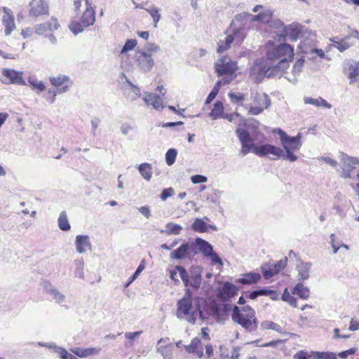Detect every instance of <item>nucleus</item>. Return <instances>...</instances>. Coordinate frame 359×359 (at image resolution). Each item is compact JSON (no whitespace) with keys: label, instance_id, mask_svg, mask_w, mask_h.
Masks as SVG:
<instances>
[{"label":"nucleus","instance_id":"nucleus-1","mask_svg":"<svg viewBox=\"0 0 359 359\" xmlns=\"http://www.w3.org/2000/svg\"><path fill=\"white\" fill-rule=\"evenodd\" d=\"M205 301L203 298L192 297L189 289H187L184 297L177 302L176 316L180 319L194 324L198 318L203 320L208 318V313L202 309Z\"/></svg>","mask_w":359,"mask_h":359},{"label":"nucleus","instance_id":"nucleus-2","mask_svg":"<svg viewBox=\"0 0 359 359\" xmlns=\"http://www.w3.org/2000/svg\"><path fill=\"white\" fill-rule=\"evenodd\" d=\"M231 318L235 323L241 325L247 332H254L257 329L258 320L255 316V311L249 306L241 308L234 306Z\"/></svg>","mask_w":359,"mask_h":359},{"label":"nucleus","instance_id":"nucleus-3","mask_svg":"<svg viewBox=\"0 0 359 359\" xmlns=\"http://www.w3.org/2000/svg\"><path fill=\"white\" fill-rule=\"evenodd\" d=\"M273 133H277L280 136L281 144L285 151L283 158L290 162L296 161L297 156L292 151L299 150L301 148L302 145L301 135L298 134L297 136L290 137L280 128L274 129Z\"/></svg>","mask_w":359,"mask_h":359},{"label":"nucleus","instance_id":"nucleus-4","mask_svg":"<svg viewBox=\"0 0 359 359\" xmlns=\"http://www.w3.org/2000/svg\"><path fill=\"white\" fill-rule=\"evenodd\" d=\"M293 57L294 48L287 43L272 46L266 52V59L269 62L282 59H293Z\"/></svg>","mask_w":359,"mask_h":359},{"label":"nucleus","instance_id":"nucleus-5","mask_svg":"<svg viewBox=\"0 0 359 359\" xmlns=\"http://www.w3.org/2000/svg\"><path fill=\"white\" fill-rule=\"evenodd\" d=\"M252 104L249 107L248 114L252 115L260 114L265 109L271 105L269 96L264 93L251 92Z\"/></svg>","mask_w":359,"mask_h":359},{"label":"nucleus","instance_id":"nucleus-6","mask_svg":"<svg viewBox=\"0 0 359 359\" xmlns=\"http://www.w3.org/2000/svg\"><path fill=\"white\" fill-rule=\"evenodd\" d=\"M194 245V250H196V255L201 252L205 257H209L212 264H218L223 266V262L218 255L214 252L212 246L206 241L196 238L193 241Z\"/></svg>","mask_w":359,"mask_h":359},{"label":"nucleus","instance_id":"nucleus-7","mask_svg":"<svg viewBox=\"0 0 359 359\" xmlns=\"http://www.w3.org/2000/svg\"><path fill=\"white\" fill-rule=\"evenodd\" d=\"M235 133L241 144L239 155L243 157L250 152L253 153L257 145L253 143V139L249 132L243 128H238Z\"/></svg>","mask_w":359,"mask_h":359},{"label":"nucleus","instance_id":"nucleus-8","mask_svg":"<svg viewBox=\"0 0 359 359\" xmlns=\"http://www.w3.org/2000/svg\"><path fill=\"white\" fill-rule=\"evenodd\" d=\"M215 69L218 76L232 75L237 70L238 65L236 61L225 55L216 61Z\"/></svg>","mask_w":359,"mask_h":359},{"label":"nucleus","instance_id":"nucleus-9","mask_svg":"<svg viewBox=\"0 0 359 359\" xmlns=\"http://www.w3.org/2000/svg\"><path fill=\"white\" fill-rule=\"evenodd\" d=\"M195 256L196 250L193 241L184 242L170 254V257L172 259H192Z\"/></svg>","mask_w":359,"mask_h":359},{"label":"nucleus","instance_id":"nucleus-10","mask_svg":"<svg viewBox=\"0 0 359 359\" xmlns=\"http://www.w3.org/2000/svg\"><path fill=\"white\" fill-rule=\"evenodd\" d=\"M253 154L261 157L272 155L270 157L272 160H277L284 156L283 149L269 144L257 146Z\"/></svg>","mask_w":359,"mask_h":359},{"label":"nucleus","instance_id":"nucleus-11","mask_svg":"<svg viewBox=\"0 0 359 359\" xmlns=\"http://www.w3.org/2000/svg\"><path fill=\"white\" fill-rule=\"evenodd\" d=\"M271 69V63L267 59H260L255 61L254 65L250 69V76L255 81L261 80L264 76L267 75Z\"/></svg>","mask_w":359,"mask_h":359},{"label":"nucleus","instance_id":"nucleus-12","mask_svg":"<svg viewBox=\"0 0 359 359\" xmlns=\"http://www.w3.org/2000/svg\"><path fill=\"white\" fill-rule=\"evenodd\" d=\"M48 3L46 0H31L29 4V15L39 18L48 14Z\"/></svg>","mask_w":359,"mask_h":359},{"label":"nucleus","instance_id":"nucleus-13","mask_svg":"<svg viewBox=\"0 0 359 359\" xmlns=\"http://www.w3.org/2000/svg\"><path fill=\"white\" fill-rule=\"evenodd\" d=\"M156 350L163 359L173 358V344L168 337H162L156 344Z\"/></svg>","mask_w":359,"mask_h":359},{"label":"nucleus","instance_id":"nucleus-14","mask_svg":"<svg viewBox=\"0 0 359 359\" xmlns=\"http://www.w3.org/2000/svg\"><path fill=\"white\" fill-rule=\"evenodd\" d=\"M2 75L4 77V83H13L20 86H26L27 83L23 79V72L16 71L12 69H5L2 72Z\"/></svg>","mask_w":359,"mask_h":359},{"label":"nucleus","instance_id":"nucleus-15","mask_svg":"<svg viewBox=\"0 0 359 359\" xmlns=\"http://www.w3.org/2000/svg\"><path fill=\"white\" fill-rule=\"evenodd\" d=\"M42 287L44 292L51 297L52 299L57 304L62 305L66 301V296L59 291L52 283L48 280L42 283Z\"/></svg>","mask_w":359,"mask_h":359},{"label":"nucleus","instance_id":"nucleus-16","mask_svg":"<svg viewBox=\"0 0 359 359\" xmlns=\"http://www.w3.org/2000/svg\"><path fill=\"white\" fill-rule=\"evenodd\" d=\"M343 72L352 83L359 76V62L353 60H345L343 64Z\"/></svg>","mask_w":359,"mask_h":359},{"label":"nucleus","instance_id":"nucleus-17","mask_svg":"<svg viewBox=\"0 0 359 359\" xmlns=\"http://www.w3.org/2000/svg\"><path fill=\"white\" fill-rule=\"evenodd\" d=\"M136 62L138 67L144 72H149L154 65L151 54L146 52H140L137 55Z\"/></svg>","mask_w":359,"mask_h":359},{"label":"nucleus","instance_id":"nucleus-18","mask_svg":"<svg viewBox=\"0 0 359 359\" xmlns=\"http://www.w3.org/2000/svg\"><path fill=\"white\" fill-rule=\"evenodd\" d=\"M287 257L285 260H280L276 264H265L262 266V271L264 278L269 279L277 274L280 270L285 268L286 265Z\"/></svg>","mask_w":359,"mask_h":359},{"label":"nucleus","instance_id":"nucleus-19","mask_svg":"<svg viewBox=\"0 0 359 359\" xmlns=\"http://www.w3.org/2000/svg\"><path fill=\"white\" fill-rule=\"evenodd\" d=\"M49 80L50 83L55 87L59 88L57 90L58 93H65L72 85L69 77L66 75L59 74L56 76L50 77Z\"/></svg>","mask_w":359,"mask_h":359},{"label":"nucleus","instance_id":"nucleus-20","mask_svg":"<svg viewBox=\"0 0 359 359\" xmlns=\"http://www.w3.org/2000/svg\"><path fill=\"white\" fill-rule=\"evenodd\" d=\"M1 11L4 13L2 16V23L4 26V32L6 36H8L15 28L14 17L11 10L8 8L2 7L0 8V12Z\"/></svg>","mask_w":359,"mask_h":359},{"label":"nucleus","instance_id":"nucleus-21","mask_svg":"<svg viewBox=\"0 0 359 359\" xmlns=\"http://www.w3.org/2000/svg\"><path fill=\"white\" fill-rule=\"evenodd\" d=\"M232 25L235 29L239 30H247L251 28V20H250V13H241L237 14L233 22Z\"/></svg>","mask_w":359,"mask_h":359},{"label":"nucleus","instance_id":"nucleus-22","mask_svg":"<svg viewBox=\"0 0 359 359\" xmlns=\"http://www.w3.org/2000/svg\"><path fill=\"white\" fill-rule=\"evenodd\" d=\"M142 100L147 105H151L156 110L161 111L164 108L162 99L156 94L145 92Z\"/></svg>","mask_w":359,"mask_h":359},{"label":"nucleus","instance_id":"nucleus-23","mask_svg":"<svg viewBox=\"0 0 359 359\" xmlns=\"http://www.w3.org/2000/svg\"><path fill=\"white\" fill-rule=\"evenodd\" d=\"M86 10L81 17V22L86 27L93 25L95 21V11L90 1L85 2Z\"/></svg>","mask_w":359,"mask_h":359},{"label":"nucleus","instance_id":"nucleus-24","mask_svg":"<svg viewBox=\"0 0 359 359\" xmlns=\"http://www.w3.org/2000/svg\"><path fill=\"white\" fill-rule=\"evenodd\" d=\"M201 273L202 269L200 266H196L191 267L188 286L198 290L201 285Z\"/></svg>","mask_w":359,"mask_h":359},{"label":"nucleus","instance_id":"nucleus-25","mask_svg":"<svg viewBox=\"0 0 359 359\" xmlns=\"http://www.w3.org/2000/svg\"><path fill=\"white\" fill-rule=\"evenodd\" d=\"M137 41L135 39H128L125 43L119 54V58L121 60V66L122 68H128L130 66V64L125 62L124 60L127 59V53L129 50H133L135 47L137 46Z\"/></svg>","mask_w":359,"mask_h":359},{"label":"nucleus","instance_id":"nucleus-26","mask_svg":"<svg viewBox=\"0 0 359 359\" xmlns=\"http://www.w3.org/2000/svg\"><path fill=\"white\" fill-rule=\"evenodd\" d=\"M184 348L188 353H192L198 358H201L203 356V346L198 337H195L191 340L189 345H184Z\"/></svg>","mask_w":359,"mask_h":359},{"label":"nucleus","instance_id":"nucleus-27","mask_svg":"<svg viewBox=\"0 0 359 359\" xmlns=\"http://www.w3.org/2000/svg\"><path fill=\"white\" fill-rule=\"evenodd\" d=\"M304 27L299 24L292 23L284 29L285 36L290 41H297L302 36Z\"/></svg>","mask_w":359,"mask_h":359},{"label":"nucleus","instance_id":"nucleus-28","mask_svg":"<svg viewBox=\"0 0 359 359\" xmlns=\"http://www.w3.org/2000/svg\"><path fill=\"white\" fill-rule=\"evenodd\" d=\"M75 245L76 251L83 254L88 250H91V243L90 237L88 235H78L75 239Z\"/></svg>","mask_w":359,"mask_h":359},{"label":"nucleus","instance_id":"nucleus-29","mask_svg":"<svg viewBox=\"0 0 359 359\" xmlns=\"http://www.w3.org/2000/svg\"><path fill=\"white\" fill-rule=\"evenodd\" d=\"M292 59H282L279 60V62L275 66L271 65V69L269 73V77L277 76L280 74L284 73L289 67V62Z\"/></svg>","mask_w":359,"mask_h":359},{"label":"nucleus","instance_id":"nucleus-30","mask_svg":"<svg viewBox=\"0 0 359 359\" xmlns=\"http://www.w3.org/2000/svg\"><path fill=\"white\" fill-rule=\"evenodd\" d=\"M128 86L125 88L124 95L131 102L136 100L141 96L140 89L126 79Z\"/></svg>","mask_w":359,"mask_h":359},{"label":"nucleus","instance_id":"nucleus-31","mask_svg":"<svg viewBox=\"0 0 359 359\" xmlns=\"http://www.w3.org/2000/svg\"><path fill=\"white\" fill-rule=\"evenodd\" d=\"M330 41L332 42V46L337 48L340 52H344L353 46V43L350 41V36H346L342 39L334 37L330 39Z\"/></svg>","mask_w":359,"mask_h":359},{"label":"nucleus","instance_id":"nucleus-32","mask_svg":"<svg viewBox=\"0 0 359 359\" xmlns=\"http://www.w3.org/2000/svg\"><path fill=\"white\" fill-rule=\"evenodd\" d=\"M100 348H71L70 351L76 355L79 358H86L90 355H97L100 351Z\"/></svg>","mask_w":359,"mask_h":359},{"label":"nucleus","instance_id":"nucleus-33","mask_svg":"<svg viewBox=\"0 0 359 359\" xmlns=\"http://www.w3.org/2000/svg\"><path fill=\"white\" fill-rule=\"evenodd\" d=\"M311 266L310 262H300L297 264V270L299 280H307L309 278Z\"/></svg>","mask_w":359,"mask_h":359},{"label":"nucleus","instance_id":"nucleus-34","mask_svg":"<svg viewBox=\"0 0 359 359\" xmlns=\"http://www.w3.org/2000/svg\"><path fill=\"white\" fill-rule=\"evenodd\" d=\"M37 344H38V346H44L49 349L53 350L55 353H56L59 355V356L61 359H67V355L69 353L68 351L66 349H65L60 346H57L53 342L44 343V342L39 341L37 343Z\"/></svg>","mask_w":359,"mask_h":359},{"label":"nucleus","instance_id":"nucleus-35","mask_svg":"<svg viewBox=\"0 0 359 359\" xmlns=\"http://www.w3.org/2000/svg\"><path fill=\"white\" fill-rule=\"evenodd\" d=\"M304 102L306 104H313L317 107H323L325 109H331L332 107V105L321 97H318V98L304 97Z\"/></svg>","mask_w":359,"mask_h":359},{"label":"nucleus","instance_id":"nucleus-36","mask_svg":"<svg viewBox=\"0 0 359 359\" xmlns=\"http://www.w3.org/2000/svg\"><path fill=\"white\" fill-rule=\"evenodd\" d=\"M236 291L237 289L234 285L226 282L223 285V287L220 292V296L224 299H228L234 296L236 293Z\"/></svg>","mask_w":359,"mask_h":359},{"label":"nucleus","instance_id":"nucleus-37","mask_svg":"<svg viewBox=\"0 0 359 359\" xmlns=\"http://www.w3.org/2000/svg\"><path fill=\"white\" fill-rule=\"evenodd\" d=\"M261 278V276L257 273H248L243 274L242 278L237 280V283L241 284L257 283Z\"/></svg>","mask_w":359,"mask_h":359},{"label":"nucleus","instance_id":"nucleus-38","mask_svg":"<svg viewBox=\"0 0 359 359\" xmlns=\"http://www.w3.org/2000/svg\"><path fill=\"white\" fill-rule=\"evenodd\" d=\"M222 192L219 189H213L211 192L206 195L207 203L215 205H219Z\"/></svg>","mask_w":359,"mask_h":359},{"label":"nucleus","instance_id":"nucleus-39","mask_svg":"<svg viewBox=\"0 0 359 359\" xmlns=\"http://www.w3.org/2000/svg\"><path fill=\"white\" fill-rule=\"evenodd\" d=\"M224 114V106L222 102H216L209 115L212 120H216L218 118H222Z\"/></svg>","mask_w":359,"mask_h":359},{"label":"nucleus","instance_id":"nucleus-40","mask_svg":"<svg viewBox=\"0 0 359 359\" xmlns=\"http://www.w3.org/2000/svg\"><path fill=\"white\" fill-rule=\"evenodd\" d=\"M293 294L298 295L301 299H306L310 296V290L302 283H297L294 288Z\"/></svg>","mask_w":359,"mask_h":359},{"label":"nucleus","instance_id":"nucleus-41","mask_svg":"<svg viewBox=\"0 0 359 359\" xmlns=\"http://www.w3.org/2000/svg\"><path fill=\"white\" fill-rule=\"evenodd\" d=\"M151 166L149 163H144L139 165L138 170L142 177L149 181L152 177Z\"/></svg>","mask_w":359,"mask_h":359},{"label":"nucleus","instance_id":"nucleus-42","mask_svg":"<svg viewBox=\"0 0 359 359\" xmlns=\"http://www.w3.org/2000/svg\"><path fill=\"white\" fill-rule=\"evenodd\" d=\"M57 223L60 229L63 231H69L71 229V225L69 222L67 215L65 211H62L60 214Z\"/></svg>","mask_w":359,"mask_h":359},{"label":"nucleus","instance_id":"nucleus-43","mask_svg":"<svg viewBox=\"0 0 359 359\" xmlns=\"http://www.w3.org/2000/svg\"><path fill=\"white\" fill-rule=\"evenodd\" d=\"M191 228L196 232H206L208 230V224L203 219L197 218L192 224Z\"/></svg>","mask_w":359,"mask_h":359},{"label":"nucleus","instance_id":"nucleus-44","mask_svg":"<svg viewBox=\"0 0 359 359\" xmlns=\"http://www.w3.org/2000/svg\"><path fill=\"white\" fill-rule=\"evenodd\" d=\"M233 41V36L232 35H228L224 41H220L218 43L217 52L222 53L229 49L231 44Z\"/></svg>","mask_w":359,"mask_h":359},{"label":"nucleus","instance_id":"nucleus-45","mask_svg":"<svg viewBox=\"0 0 359 359\" xmlns=\"http://www.w3.org/2000/svg\"><path fill=\"white\" fill-rule=\"evenodd\" d=\"M228 96L232 103L241 106H243V102L245 99V95L239 92H229Z\"/></svg>","mask_w":359,"mask_h":359},{"label":"nucleus","instance_id":"nucleus-46","mask_svg":"<svg viewBox=\"0 0 359 359\" xmlns=\"http://www.w3.org/2000/svg\"><path fill=\"white\" fill-rule=\"evenodd\" d=\"M75 271L74 274L76 277L83 279L84 278V261L83 259H76L74 261Z\"/></svg>","mask_w":359,"mask_h":359},{"label":"nucleus","instance_id":"nucleus-47","mask_svg":"<svg viewBox=\"0 0 359 359\" xmlns=\"http://www.w3.org/2000/svg\"><path fill=\"white\" fill-rule=\"evenodd\" d=\"M165 227L167 229L166 233L168 235H179L182 230L181 225L172 222L167 223Z\"/></svg>","mask_w":359,"mask_h":359},{"label":"nucleus","instance_id":"nucleus-48","mask_svg":"<svg viewBox=\"0 0 359 359\" xmlns=\"http://www.w3.org/2000/svg\"><path fill=\"white\" fill-rule=\"evenodd\" d=\"M311 355L316 359H337V355L333 352L312 351Z\"/></svg>","mask_w":359,"mask_h":359},{"label":"nucleus","instance_id":"nucleus-49","mask_svg":"<svg viewBox=\"0 0 359 359\" xmlns=\"http://www.w3.org/2000/svg\"><path fill=\"white\" fill-rule=\"evenodd\" d=\"M261 325L263 329L273 330L278 333L283 332L282 327L280 325H278L276 323H273L272 321H269V320L264 321L262 323Z\"/></svg>","mask_w":359,"mask_h":359},{"label":"nucleus","instance_id":"nucleus-50","mask_svg":"<svg viewBox=\"0 0 359 359\" xmlns=\"http://www.w3.org/2000/svg\"><path fill=\"white\" fill-rule=\"evenodd\" d=\"M142 331H137V332H127L125 333V337L128 340V341L126 344V347H130L133 345V341L137 339Z\"/></svg>","mask_w":359,"mask_h":359},{"label":"nucleus","instance_id":"nucleus-51","mask_svg":"<svg viewBox=\"0 0 359 359\" xmlns=\"http://www.w3.org/2000/svg\"><path fill=\"white\" fill-rule=\"evenodd\" d=\"M176 270L178 271L180 277L181 278L183 283L185 286H188L189 278L190 276V271L188 272L183 266H176Z\"/></svg>","mask_w":359,"mask_h":359},{"label":"nucleus","instance_id":"nucleus-52","mask_svg":"<svg viewBox=\"0 0 359 359\" xmlns=\"http://www.w3.org/2000/svg\"><path fill=\"white\" fill-rule=\"evenodd\" d=\"M330 243L333 250L332 253L334 255L337 254L339 250L341 248V242L337 238L334 233H331L330 236Z\"/></svg>","mask_w":359,"mask_h":359},{"label":"nucleus","instance_id":"nucleus-53","mask_svg":"<svg viewBox=\"0 0 359 359\" xmlns=\"http://www.w3.org/2000/svg\"><path fill=\"white\" fill-rule=\"evenodd\" d=\"M69 27L71 32H72L74 34L76 35L79 33H81L83 31L84 28L86 27L84 26L81 21H74L69 25Z\"/></svg>","mask_w":359,"mask_h":359},{"label":"nucleus","instance_id":"nucleus-54","mask_svg":"<svg viewBox=\"0 0 359 359\" xmlns=\"http://www.w3.org/2000/svg\"><path fill=\"white\" fill-rule=\"evenodd\" d=\"M177 151L175 149H170L165 154V161L168 165H172L177 157Z\"/></svg>","mask_w":359,"mask_h":359},{"label":"nucleus","instance_id":"nucleus-55","mask_svg":"<svg viewBox=\"0 0 359 359\" xmlns=\"http://www.w3.org/2000/svg\"><path fill=\"white\" fill-rule=\"evenodd\" d=\"M145 269L144 260H142L137 269L133 275L130 278L128 282L126 284L125 287H128L140 275V273Z\"/></svg>","mask_w":359,"mask_h":359},{"label":"nucleus","instance_id":"nucleus-56","mask_svg":"<svg viewBox=\"0 0 359 359\" xmlns=\"http://www.w3.org/2000/svg\"><path fill=\"white\" fill-rule=\"evenodd\" d=\"M282 300L284 301V302H287L288 304H290L292 306H294V307H297V299L295 297H294L293 296H292L287 291V289L285 288L283 295H282V297H281Z\"/></svg>","mask_w":359,"mask_h":359},{"label":"nucleus","instance_id":"nucleus-57","mask_svg":"<svg viewBox=\"0 0 359 359\" xmlns=\"http://www.w3.org/2000/svg\"><path fill=\"white\" fill-rule=\"evenodd\" d=\"M28 82L34 89H37L40 92H42L46 89L45 85L42 81H38L34 78H29Z\"/></svg>","mask_w":359,"mask_h":359},{"label":"nucleus","instance_id":"nucleus-58","mask_svg":"<svg viewBox=\"0 0 359 359\" xmlns=\"http://www.w3.org/2000/svg\"><path fill=\"white\" fill-rule=\"evenodd\" d=\"M258 15L261 18L262 23H268L272 18L273 13L271 10L266 9L262 12H259Z\"/></svg>","mask_w":359,"mask_h":359},{"label":"nucleus","instance_id":"nucleus-59","mask_svg":"<svg viewBox=\"0 0 359 359\" xmlns=\"http://www.w3.org/2000/svg\"><path fill=\"white\" fill-rule=\"evenodd\" d=\"M304 64V58H300L295 62V63L293 65L292 69V72L294 74V76H297L301 72V71L303 68Z\"/></svg>","mask_w":359,"mask_h":359},{"label":"nucleus","instance_id":"nucleus-60","mask_svg":"<svg viewBox=\"0 0 359 359\" xmlns=\"http://www.w3.org/2000/svg\"><path fill=\"white\" fill-rule=\"evenodd\" d=\"M148 12L151 15L154 22V27H156L157 26L158 22L160 20L161 15L159 13V10L156 7H151L149 8Z\"/></svg>","mask_w":359,"mask_h":359},{"label":"nucleus","instance_id":"nucleus-61","mask_svg":"<svg viewBox=\"0 0 359 359\" xmlns=\"http://www.w3.org/2000/svg\"><path fill=\"white\" fill-rule=\"evenodd\" d=\"M174 194L175 191L173 188H167L163 190L162 193L160 195V198L163 201H165L168 199V198L172 196Z\"/></svg>","mask_w":359,"mask_h":359},{"label":"nucleus","instance_id":"nucleus-62","mask_svg":"<svg viewBox=\"0 0 359 359\" xmlns=\"http://www.w3.org/2000/svg\"><path fill=\"white\" fill-rule=\"evenodd\" d=\"M46 24L50 32L57 30L60 27V24L55 18H51L48 22H46Z\"/></svg>","mask_w":359,"mask_h":359},{"label":"nucleus","instance_id":"nucleus-63","mask_svg":"<svg viewBox=\"0 0 359 359\" xmlns=\"http://www.w3.org/2000/svg\"><path fill=\"white\" fill-rule=\"evenodd\" d=\"M34 29L37 34H46L48 32H50L46 22L37 25L35 26Z\"/></svg>","mask_w":359,"mask_h":359},{"label":"nucleus","instance_id":"nucleus-64","mask_svg":"<svg viewBox=\"0 0 359 359\" xmlns=\"http://www.w3.org/2000/svg\"><path fill=\"white\" fill-rule=\"evenodd\" d=\"M137 209L138 211L147 219H149L151 217V212L149 206L144 205L138 208Z\"/></svg>","mask_w":359,"mask_h":359}]
</instances>
